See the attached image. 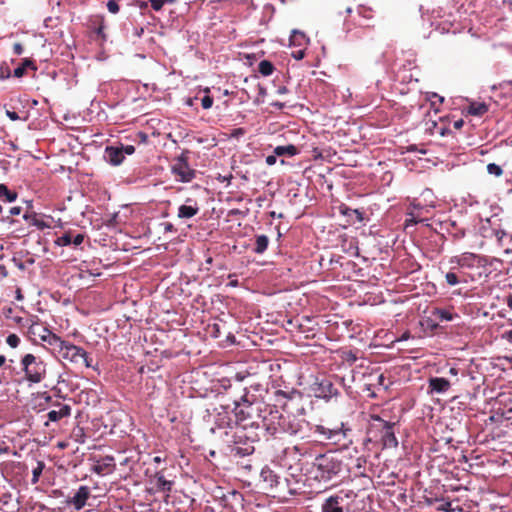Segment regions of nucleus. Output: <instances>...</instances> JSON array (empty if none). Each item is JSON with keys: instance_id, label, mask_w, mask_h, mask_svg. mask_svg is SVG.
<instances>
[{"instance_id": "69168bd1", "label": "nucleus", "mask_w": 512, "mask_h": 512, "mask_svg": "<svg viewBox=\"0 0 512 512\" xmlns=\"http://www.w3.org/2000/svg\"><path fill=\"white\" fill-rule=\"evenodd\" d=\"M271 106H272V107H275V108H277V109H283V108H284V106H285V104H284V103H282V102H279V101H275V102H272V103H271Z\"/></svg>"}, {"instance_id": "09e8293b", "label": "nucleus", "mask_w": 512, "mask_h": 512, "mask_svg": "<svg viewBox=\"0 0 512 512\" xmlns=\"http://www.w3.org/2000/svg\"><path fill=\"white\" fill-rule=\"evenodd\" d=\"M121 150L123 151V155H132L135 152V147L133 145H120Z\"/></svg>"}, {"instance_id": "cd10ccee", "label": "nucleus", "mask_w": 512, "mask_h": 512, "mask_svg": "<svg viewBox=\"0 0 512 512\" xmlns=\"http://www.w3.org/2000/svg\"><path fill=\"white\" fill-rule=\"evenodd\" d=\"M274 65L268 60H262L258 64V71L263 76H270L274 71Z\"/></svg>"}, {"instance_id": "2eb2a0df", "label": "nucleus", "mask_w": 512, "mask_h": 512, "mask_svg": "<svg viewBox=\"0 0 512 512\" xmlns=\"http://www.w3.org/2000/svg\"><path fill=\"white\" fill-rule=\"evenodd\" d=\"M200 208L196 200L187 198L185 204L178 208L177 216L181 219H190L198 214Z\"/></svg>"}, {"instance_id": "774afa93", "label": "nucleus", "mask_w": 512, "mask_h": 512, "mask_svg": "<svg viewBox=\"0 0 512 512\" xmlns=\"http://www.w3.org/2000/svg\"><path fill=\"white\" fill-rule=\"evenodd\" d=\"M506 304L512 310V295L507 297Z\"/></svg>"}, {"instance_id": "603ef678", "label": "nucleus", "mask_w": 512, "mask_h": 512, "mask_svg": "<svg viewBox=\"0 0 512 512\" xmlns=\"http://www.w3.org/2000/svg\"><path fill=\"white\" fill-rule=\"evenodd\" d=\"M24 51V48L22 46L21 43H14L13 45V52L16 54V55H21Z\"/></svg>"}, {"instance_id": "3c124183", "label": "nucleus", "mask_w": 512, "mask_h": 512, "mask_svg": "<svg viewBox=\"0 0 512 512\" xmlns=\"http://www.w3.org/2000/svg\"><path fill=\"white\" fill-rule=\"evenodd\" d=\"M292 56L293 58H295L296 60H301L305 57V49H299L297 51H293L292 52Z\"/></svg>"}, {"instance_id": "6e6d98bb", "label": "nucleus", "mask_w": 512, "mask_h": 512, "mask_svg": "<svg viewBox=\"0 0 512 512\" xmlns=\"http://www.w3.org/2000/svg\"><path fill=\"white\" fill-rule=\"evenodd\" d=\"M23 218L29 222V224L35 226V223L38 222L39 218H37L35 215L34 216H29L27 214H25L23 216Z\"/></svg>"}, {"instance_id": "0eeeda50", "label": "nucleus", "mask_w": 512, "mask_h": 512, "mask_svg": "<svg viewBox=\"0 0 512 512\" xmlns=\"http://www.w3.org/2000/svg\"><path fill=\"white\" fill-rule=\"evenodd\" d=\"M34 319L30 320L28 326V334L30 337H38L41 341L54 347L59 341V336L53 333L48 327L43 326L39 323V319L35 316Z\"/></svg>"}, {"instance_id": "e2e57ef3", "label": "nucleus", "mask_w": 512, "mask_h": 512, "mask_svg": "<svg viewBox=\"0 0 512 512\" xmlns=\"http://www.w3.org/2000/svg\"><path fill=\"white\" fill-rule=\"evenodd\" d=\"M385 380H386V378L383 374H380L377 377V384L380 386H383L386 389L388 386L386 385Z\"/></svg>"}, {"instance_id": "a878e982", "label": "nucleus", "mask_w": 512, "mask_h": 512, "mask_svg": "<svg viewBox=\"0 0 512 512\" xmlns=\"http://www.w3.org/2000/svg\"><path fill=\"white\" fill-rule=\"evenodd\" d=\"M18 197L16 191L10 190L7 185L0 184V198L7 202H14Z\"/></svg>"}, {"instance_id": "58836bf2", "label": "nucleus", "mask_w": 512, "mask_h": 512, "mask_svg": "<svg viewBox=\"0 0 512 512\" xmlns=\"http://www.w3.org/2000/svg\"><path fill=\"white\" fill-rule=\"evenodd\" d=\"M276 395H277V396H282V397H285V398L292 399L295 395H297V396H299V397H300V396H301V392H300V391H298V390H296V389H293L290 393H286V392H284V391H282V390H278V391L276 392Z\"/></svg>"}, {"instance_id": "39448f33", "label": "nucleus", "mask_w": 512, "mask_h": 512, "mask_svg": "<svg viewBox=\"0 0 512 512\" xmlns=\"http://www.w3.org/2000/svg\"><path fill=\"white\" fill-rule=\"evenodd\" d=\"M189 154V150H183L171 165V172L178 182L189 183L196 177V170L189 164Z\"/></svg>"}, {"instance_id": "e433bc0d", "label": "nucleus", "mask_w": 512, "mask_h": 512, "mask_svg": "<svg viewBox=\"0 0 512 512\" xmlns=\"http://www.w3.org/2000/svg\"><path fill=\"white\" fill-rule=\"evenodd\" d=\"M11 76V71L7 63L0 65V80H5Z\"/></svg>"}, {"instance_id": "4d7b16f0", "label": "nucleus", "mask_w": 512, "mask_h": 512, "mask_svg": "<svg viewBox=\"0 0 512 512\" xmlns=\"http://www.w3.org/2000/svg\"><path fill=\"white\" fill-rule=\"evenodd\" d=\"M35 227H37L40 230H43L45 228H49L50 225L46 223L44 220L39 219L38 222L35 223Z\"/></svg>"}, {"instance_id": "052dcab7", "label": "nucleus", "mask_w": 512, "mask_h": 512, "mask_svg": "<svg viewBox=\"0 0 512 512\" xmlns=\"http://www.w3.org/2000/svg\"><path fill=\"white\" fill-rule=\"evenodd\" d=\"M91 361L92 360L89 358L88 353L86 352V355L83 358H81V362L80 363H84V365L87 368H90V367H92Z\"/></svg>"}, {"instance_id": "ea45409f", "label": "nucleus", "mask_w": 512, "mask_h": 512, "mask_svg": "<svg viewBox=\"0 0 512 512\" xmlns=\"http://www.w3.org/2000/svg\"><path fill=\"white\" fill-rule=\"evenodd\" d=\"M201 105L204 109H209L213 105V98L206 94L204 97L201 98Z\"/></svg>"}, {"instance_id": "f704fd0d", "label": "nucleus", "mask_w": 512, "mask_h": 512, "mask_svg": "<svg viewBox=\"0 0 512 512\" xmlns=\"http://www.w3.org/2000/svg\"><path fill=\"white\" fill-rule=\"evenodd\" d=\"M487 171L489 174L494 175L496 177H500L503 174L502 168L495 163L488 164Z\"/></svg>"}, {"instance_id": "8fccbe9b", "label": "nucleus", "mask_w": 512, "mask_h": 512, "mask_svg": "<svg viewBox=\"0 0 512 512\" xmlns=\"http://www.w3.org/2000/svg\"><path fill=\"white\" fill-rule=\"evenodd\" d=\"M14 322L16 324H18L19 326L21 327H28L29 326V321L28 320H25L24 318L20 317V316H15L13 318Z\"/></svg>"}, {"instance_id": "6e6552de", "label": "nucleus", "mask_w": 512, "mask_h": 512, "mask_svg": "<svg viewBox=\"0 0 512 512\" xmlns=\"http://www.w3.org/2000/svg\"><path fill=\"white\" fill-rule=\"evenodd\" d=\"M371 420L378 422V427L381 432V442L385 448H396L398 440L393 431V423L383 420L378 415H371Z\"/></svg>"}, {"instance_id": "aec40b11", "label": "nucleus", "mask_w": 512, "mask_h": 512, "mask_svg": "<svg viewBox=\"0 0 512 512\" xmlns=\"http://www.w3.org/2000/svg\"><path fill=\"white\" fill-rule=\"evenodd\" d=\"M260 476L263 482H265L267 486L271 489L279 484L278 475L267 466L261 470Z\"/></svg>"}, {"instance_id": "f8f14e48", "label": "nucleus", "mask_w": 512, "mask_h": 512, "mask_svg": "<svg viewBox=\"0 0 512 512\" xmlns=\"http://www.w3.org/2000/svg\"><path fill=\"white\" fill-rule=\"evenodd\" d=\"M150 483L153 485L151 490L164 493L171 492L174 485L172 480H167L165 478L163 471H157L150 479Z\"/></svg>"}, {"instance_id": "c85d7f7f", "label": "nucleus", "mask_w": 512, "mask_h": 512, "mask_svg": "<svg viewBox=\"0 0 512 512\" xmlns=\"http://www.w3.org/2000/svg\"><path fill=\"white\" fill-rule=\"evenodd\" d=\"M445 280L449 286H455L461 282H466V279L460 278V276L453 271H449L445 274Z\"/></svg>"}, {"instance_id": "de8ad7c7", "label": "nucleus", "mask_w": 512, "mask_h": 512, "mask_svg": "<svg viewBox=\"0 0 512 512\" xmlns=\"http://www.w3.org/2000/svg\"><path fill=\"white\" fill-rule=\"evenodd\" d=\"M150 3H151V7L155 10V11H159L161 10V8L163 7V5L165 4V0H149Z\"/></svg>"}, {"instance_id": "473e14b6", "label": "nucleus", "mask_w": 512, "mask_h": 512, "mask_svg": "<svg viewBox=\"0 0 512 512\" xmlns=\"http://www.w3.org/2000/svg\"><path fill=\"white\" fill-rule=\"evenodd\" d=\"M341 213L344 214V215H349V216L353 214L358 221H362L363 220L362 213L359 210H357V209H350V208L345 206V207H341Z\"/></svg>"}, {"instance_id": "0e129e2a", "label": "nucleus", "mask_w": 512, "mask_h": 512, "mask_svg": "<svg viewBox=\"0 0 512 512\" xmlns=\"http://www.w3.org/2000/svg\"><path fill=\"white\" fill-rule=\"evenodd\" d=\"M506 235V233L503 231V230H497L495 232V236L496 238L498 239V241L500 242L502 240V238Z\"/></svg>"}, {"instance_id": "b1692460", "label": "nucleus", "mask_w": 512, "mask_h": 512, "mask_svg": "<svg viewBox=\"0 0 512 512\" xmlns=\"http://www.w3.org/2000/svg\"><path fill=\"white\" fill-rule=\"evenodd\" d=\"M269 244V239L266 235H258L255 239V247L253 248V251L256 254H263Z\"/></svg>"}, {"instance_id": "a211bd4d", "label": "nucleus", "mask_w": 512, "mask_h": 512, "mask_svg": "<svg viewBox=\"0 0 512 512\" xmlns=\"http://www.w3.org/2000/svg\"><path fill=\"white\" fill-rule=\"evenodd\" d=\"M315 431L325 436V439L334 440L335 442L339 440L337 437L340 435L346 436V431L343 430V423H341L340 427L336 428H327L323 425H317Z\"/></svg>"}, {"instance_id": "72a5a7b5", "label": "nucleus", "mask_w": 512, "mask_h": 512, "mask_svg": "<svg viewBox=\"0 0 512 512\" xmlns=\"http://www.w3.org/2000/svg\"><path fill=\"white\" fill-rule=\"evenodd\" d=\"M44 466H45L44 463L40 461L37 463V466L33 469V471H32V474H33L32 483L33 484H36L38 482L39 477L42 474V471L44 469Z\"/></svg>"}, {"instance_id": "9d476101", "label": "nucleus", "mask_w": 512, "mask_h": 512, "mask_svg": "<svg viewBox=\"0 0 512 512\" xmlns=\"http://www.w3.org/2000/svg\"><path fill=\"white\" fill-rule=\"evenodd\" d=\"M313 391L316 397L326 400L337 397L339 395L338 389L328 379H323L320 382L315 383Z\"/></svg>"}, {"instance_id": "5fc2aeb1", "label": "nucleus", "mask_w": 512, "mask_h": 512, "mask_svg": "<svg viewBox=\"0 0 512 512\" xmlns=\"http://www.w3.org/2000/svg\"><path fill=\"white\" fill-rule=\"evenodd\" d=\"M21 212H22V207H20V206H14V207L10 208V210H9V214L11 216L20 215Z\"/></svg>"}, {"instance_id": "f03ea898", "label": "nucleus", "mask_w": 512, "mask_h": 512, "mask_svg": "<svg viewBox=\"0 0 512 512\" xmlns=\"http://www.w3.org/2000/svg\"><path fill=\"white\" fill-rule=\"evenodd\" d=\"M342 470V461L335 452H327L315 457L312 463V473L318 481L327 482L337 476Z\"/></svg>"}, {"instance_id": "c9c22d12", "label": "nucleus", "mask_w": 512, "mask_h": 512, "mask_svg": "<svg viewBox=\"0 0 512 512\" xmlns=\"http://www.w3.org/2000/svg\"><path fill=\"white\" fill-rule=\"evenodd\" d=\"M6 343L11 348H16L20 344V338L16 334H10L6 338Z\"/></svg>"}, {"instance_id": "4c0bfd02", "label": "nucleus", "mask_w": 512, "mask_h": 512, "mask_svg": "<svg viewBox=\"0 0 512 512\" xmlns=\"http://www.w3.org/2000/svg\"><path fill=\"white\" fill-rule=\"evenodd\" d=\"M438 320H434L431 317H427L423 319L421 322L422 325H426L428 328H430L432 331L438 328Z\"/></svg>"}, {"instance_id": "7c9ffc66", "label": "nucleus", "mask_w": 512, "mask_h": 512, "mask_svg": "<svg viewBox=\"0 0 512 512\" xmlns=\"http://www.w3.org/2000/svg\"><path fill=\"white\" fill-rule=\"evenodd\" d=\"M71 236H72V232L71 231L65 232L62 236L58 237L55 240V244L58 245V246H68V245H71Z\"/></svg>"}, {"instance_id": "79ce46f5", "label": "nucleus", "mask_w": 512, "mask_h": 512, "mask_svg": "<svg viewBox=\"0 0 512 512\" xmlns=\"http://www.w3.org/2000/svg\"><path fill=\"white\" fill-rule=\"evenodd\" d=\"M104 23L103 20H101L99 26L95 29V33L97 34V37L100 38L102 41L106 40V34L104 33Z\"/></svg>"}, {"instance_id": "c756f323", "label": "nucleus", "mask_w": 512, "mask_h": 512, "mask_svg": "<svg viewBox=\"0 0 512 512\" xmlns=\"http://www.w3.org/2000/svg\"><path fill=\"white\" fill-rule=\"evenodd\" d=\"M71 438L75 442L83 444L85 442V438H86L84 429L80 426L73 428L72 433H71Z\"/></svg>"}, {"instance_id": "393cba45", "label": "nucleus", "mask_w": 512, "mask_h": 512, "mask_svg": "<svg viewBox=\"0 0 512 512\" xmlns=\"http://www.w3.org/2000/svg\"><path fill=\"white\" fill-rule=\"evenodd\" d=\"M27 68L36 70V66H35L33 60L28 59V58L24 59L22 64L14 69V76L17 78L23 77Z\"/></svg>"}, {"instance_id": "4be33fe9", "label": "nucleus", "mask_w": 512, "mask_h": 512, "mask_svg": "<svg viewBox=\"0 0 512 512\" xmlns=\"http://www.w3.org/2000/svg\"><path fill=\"white\" fill-rule=\"evenodd\" d=\"M431 314L432 316L440 321V322H443V321H452L454 319V317L456 315H454L453 313H451L449 310H446V309H442V308H434L432 311H431Z\"/></svg>"}, {"instance_id": "a18cd8bd", "label": "nucleus", "mask_w": 512, "mask_h": 512, "mask_svg": "<svg viewBox=\"0 0 512 512\" xmlns=\"http://www.w3.org/2000/svg\"><path fill=\"white\" fill-rule=\"evenodd\" d=\"M161 226L163 227L164 233H174L176 232V228L171 222H164L161 223Z\"/></svg>"}, {"instance_id": "f257e3e1", "label": "nucleus", "mask_w": 512, "mask_h": 512, "mask_svg": "<svg viewBox=\"0 0 512 512\" xmlns=\"http://www.w3.org/2000/svg\"><path fill=\"white\" fill-rule=\"evenodd\" d=\"M262 427L271 436L287 434L290 436L304 431L307 422L304 418L292 413L283 414L276 408H270L269 413L261 419Z\"/></svg>"}, {"instance_id": "bf43d9fd", "label": "nucleus", "mask_w": 512, "mask_h": 512, "mask_svg": "<svg viewBox=\"0 0 512 512\" xmlns=\"http://www.w3.org/2000/svg\"><path fill=\"white\" fill-rule=\"evenodd\" d=\"M365 464H366V459H365V458H363V457H358V458L356 459V464H355V466H356V468H357V469H362V468H364V465H365Z\"/></svg>"}, {"instance_id": "a19ab883", "label": "nucleus", "mask_w": 512, "mask_h": 512, "mask_svg": "<svg viewBox=\"0 0 512 512\" xmlns=\"http://www.w3.org/2000/svg\"><path fill=\"white\" fill-rule=\"evenodd\" d=\"M107 9L110 13L116 14L119 12V5L116 0H108Z\"/></svg>"}, {"instance_id": "13d9d810", "label": "nucleus", "mask_w": 512, "mask_h": 512, "mask_svg": "<svg viewBox=\"0 0 512 512\" xmlns=\"http://www.w3.org/2000/svg\"><path fill=\"white\" fill-rule=\"evenodd\" d=\"M345 359L347 362L354 363L357 361V356L353 352L350 351V352L346 353Z\"/></svg>"}, {"instance_id": "4468645a", "label": "nucleus", "mask_w": 512, "mask_h": 512, "mask_svg": "<svg viewBox=\"0 0 512 512\" xmlns=\"http://www.w3.org/2000/svg\"><path fill=\"white\" fill-rule=\"evenodd\" d=\"M451 387V383L446 378L442 377H431L428 380V392L433 394H444Z\"/></svg>"}, {"instance_id": "bb28decb", "label": "nucleus", "mask_w": 512, "mask_h": 512, "mask_svg": "<svg viewBox=\"0 0 512 512\" xmlns=\"http://www.w3.org/2000/svg\"><path fill=\"white\" fill-rule=\"evenodd\" d=\"M307 42H308V39L306 38V36L303 32L293 31L292 35L290 36V45L303 46V45H306Z\"/></svg>"}, {"instance_id": "412c9836", "label": "nucleus", "mask_w": 512, "mask_h": 512, "mask_svg": "<svg viewBox=\"0 0 512 512\" xmlns=\"http://www.w3.org/2000/svg\"><path fill=\"white\" fill-rule=\"evenodd\" d=\"M488 109V105L484 102H471L468 106V113L480 117L487 113Z\"/></svg>"}, {"instance_id": "20e7f679", "label": "nucleus", "mask_w": 512, "mask_h": 512, "mask_svg": "<svg viewBox=\"0 0 512 512\" xmlns=\"http://www.w3.org/2000/svg\"><path fill=\"white\" fill-rule=\"evenodd\" d=\"M22 371L25 379L33 384L42 382L47 374V364L39 356L28 353L21 358Z\"/></svg>"}, {"instance_id": "338daca9", "label": "nucleus", "mask_w": 512, "mask_h": 512, "mask_svg": "<svg viewBox=\"0 0 512 512\" xmlns=\"http://www.w3.org/2000/svg\"><path fill=\"white\" fill-rule=\"evenodd\" d=\"M504 338L509 342L512 343V329L509 331H506L504 334Z\"/></svg>"}, {"instance_id": "ddd939ff", "label": "nucleus", "mask_w": 512, "mask_h": 512, "mask_svg": "<svg viewBox=\"0 0 512 512\" xmlns=\"http://www.w3.org/2000/svg\"><path fill=\"white\" fill-rule=\"evenodd\" d=\"M52 406L58 407V409H53L47 413V418L51 422H58L59 420L71 415L72 408L68 404L54 402L52 403Z\"/></svg>"}, {"instance_id": "423d86ee", "label": "nucleus", "mask_w": 512, "mask_h": 512, "mask_svg": "<svg viewBox=\"0 0 512 512\" xmlns=\"http://www.w3.org/2000/svg\"><path fill=\"white\" fill-rule=\"evenodd\" d=\"M53 348L55 351H57L58 355L63 360L75 364L80 363L81 358H83L86 355V351L83 348L76 346L68 341H65L61 339V337L59 338V341L57 342L56 346H54Z\"/></svg>"}, {"instance_id": "864d4df0", "label": "nucleus", "mask_w": 512, "mask_h": 512, "mask_svg": "<svg viewBox=\"0 0 512 512\" xmlns=\"http://www.w3.org/2000/svg\"><path fill=\"white\" fill-rule=\"evenodd\" d=\"M277 161V155H275V153L273 155H268L265 159V162L267 165L269 166H272L276 163Z\"/></svg>"}, {"instance_id": "7ed1b4c3", "label": "nucleus", "mask_w": 512, "mask_h": 512, "mask_svg": "<svg viewBox=\"0 0 512 512\" xmlns=\"http://www.w3.org/2000/svg\"><path fill=\"white\" fill-rule=\"evenodd\" d=\"M234 415L236 423L243 428L247 427H260L262 426L261 419L263 418L261 412V404L251 402L246 396L241 398L240 402H235Z\"/></svg>"}, {"instance_id": "6ab92c4d", "label": "nucleus", "mask_w": 512, "mask_h": 512, "mask_svg": "<svg viewBox=\"0 0 512 512\" xmlns=\"http://www.w3.org/2000/svg\"><path fill=\"white\" fill-rule=\"evenodd\" d=\"M115 468L114 458L106 456L99 460L93 467V471L98 475H106L111 473Z\"/></svg>"}, {"instance_id": "c03bdc74", "label": "nucleus", "mask_w": 512, "mask_h": 512, "mask_svg": "<svg viewBox=\"0 0 512 512\" xmlns=\"http://www.w3.org/2000/svg\"><path fill=\"white\" fill-rule=\"evenodd\" d=\"M246 133V130L244 128H235L231 131L230 137L231 138H240Z\"/></svg>"}, {"instance_id": "2f4dec72", "label": "nucleus", "mask_w": 512, "mask_h": 512, "mask_svg": "<svg viewBox=\"0 0 512 512\" xmlns=\"http://www.w3.org/2000/svg\"><path fill=\"white\" fill-rule=\"evenodd\" d=\"M234 450H235L236 455L244 457V456L252 454L254 452V447L252 445H248L246 447H238L237 446L234 448Z\"/></svg>"}, {"instance_id": "680f3d73", "label": "nucleus", "mask_w": 512, "mask_h": 512, "mask_svg": "<svg viewBox=\"0 0 512 512\" xmlns=\"http://www.w3.org/2000/svg\"><path fill=\"white\" fill-rule=\"evenodd\" d=\"M6 115L9 119H11L12 121H16V120H19L20 117L18 116V114L14 111H9L7 110L6 111Z\"/></svg>"}, {"instance_id": "5701e85b", "label": "nucleus", "mask_w": 512, "mask_h": 512, "mask_svg": "<svg viewBox=\"0 0 512 512\" xmlns=\"http://www.w3.org/2000/svg\"><path fill=\"white\" fill-rule=\"evenodd\" d=\"M273 152L279 157L284 155L295 156L299 153V150L295 145L289 144L286 146H277L274 148Z\"/></svg>"}, {"instance_id": "dca6fc26", "label": "nucleus", "mask_w": 512, "mask_h": 512, "mask_svg": "<svg viewBox=\"0 0 512 512\" xmlns=\"http://www.w3.org/2000/svg\"><path fill=\"white\" fill-rule=\"evenodd\" d=\"M342 502L340 495H331L321 504V512H344Z\"/></svg>"}, {"instance_id": "1a4fd4ad", "label": "nucleus", "mask_w": 512, "mask_h": 512, "mask_svg": "<svg viewBox=\"0 0 512 512\" xmlns=\"http://www.w3.org/2000/svg\"><path fill=\"white\" fill-rule=\"evenodd\" d=\"M449 262L450 264H455L460 268H474L483 265V257L474 253L464 252L460 255L451 257Z\"/></svg>"}, {"instance_id": "f3484780", "label": "nucleus", "mask_w": 512, "mask_h": 512, "mask_svg": "<svg viewBox=\"0 0 512 512\" xmlns=\"http://www.w3.org/2000/svg\"><path fill=\"white\" fill-rule=\"evenodd\" d=\"M105 160L113 166L120 165L125 156L120 146H107L104 151Z\"/></svg>"}, {"instance_id": "9b49d317", "label": "nucleus", "mask_w": 512, "mask_h": 512, "mask_svg": "<svg viewBox=\"0 0 512 512\" xmlns=\"http://www.w3.org/2000/svg\"><path fill=\"white\" fill-rule=\"evenodd\" d=\"M90 497L91 489L88 486L82 485L78 488L73 497L67 500V504L73 506L76 511H80L86 506Z\"/></svg>"}, {"instance_id": "37998d69", "label": "nucleus", "mask_w": 512, "mask_h": 512, "mask_svg": "<svg viewBox=\"0 0 512 512\" xmlns=\"http://www.w3.org/2000/svg\"><path fill=\"white\" fill-rule=\"evenodd\" d=\"M84 241V235L81 234V233H78L76 235H73L71 236V244H73L74 246H79L80 244H82Z\"/></svg>"}, {"instance_id": "49530a36", "label": "nucleus", "mask_w": 512, "mask_h": 512, "mask_svg": "<svg viewBox=\"0 0 512 512\" xmlns=\"http://www.w3.org/2000/svg\"><path fill=\"white\" fill-rule=\"evenodd\" d=\"M438 510L439 511H443V512H453L454 509L452 508V504L450 501H445L444 503H442L439 507H438Z\"/></svg>"}]
</instances>
